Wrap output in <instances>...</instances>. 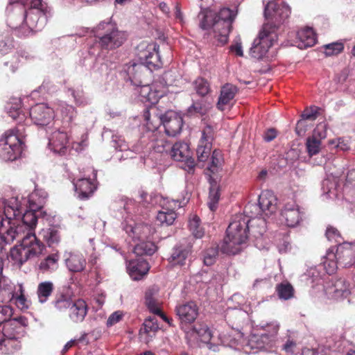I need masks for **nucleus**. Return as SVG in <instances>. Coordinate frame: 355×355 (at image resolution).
Returning <instances> with one entry per match:
<instances>
[{"instance_id": "ea45409f", "label": "nucleus", "mask_w": 355, "mask_h": 355, "mask_svg": "<svg viewBox=\"0 0 355 355\" xmlns=\"http://www.w3.org/2000/svg\"><path fill=\"white\" fill-rule=\"evenodd\" d=\"M60 256L58 253H53L47 256L42 260L39 268L43 272H53L58 268Z\"/></svg>"}, {"instance_id": "aec40b11", "label": "nucleus", "mask_w": 355, "mask_h": 355, "mask_svg": "<svg viewBox=\"0 0 355 355\" xmlns=\"http://www.w3.org/2000/svg\"><path fill=\"white\" fill-rule=\"evenodd\" d=\"M326 137V132L322 125L318 126L313 135L309 137L306 141V148L309 156H313L320 153L322 149V139Z\"/></svg>"}, {"instance_id": "8fccbe9b", "label": "nucleus", "mask_w": 355, "mask_h": 355, "mask_svg": "<svg viewBox=\"0 0 355 355\" xmlns=\"http://www.w3.org/2000/svg\"><path fill=\"white\" fill-rule=\"evenodd\" d=\"M189 227L192 234L197 239L202 238L205 234L204 228L200 225V218L196 215L190 217Z\"/></svg>"}, {"instance_id": "cd10ccee", "label": "nucleus", "mask_w": 355, "mask_h": 355, "mask_svg": "<svg viewBox=\"0 0 355 355\" xmlns=\"http://www.w3.org/2000/svg\"><path fill=\"white\" fill-rule=\"evenodd\" d=\"M315 42L316 37L312 28H304L297 32L295 44L299 49L313 46Z\"/></svg>"}, {"instance_id": "f8f14e48", "label": "nucleus", "mask_w": 355, "mask_h": 355, "mask_svg": "<svg viewBox=\"0 0 355 355\" xmlns=\"http://www.w3.org/2000/svg\"><path fill=\"white\" fill-rule=\"evenodd\" d=\"M277 38V34H271L262 29L259 37L254 40L252 46L250 49V55L257 60L262 59Z\"/></svg>"}, {"instance_id": "2f4dec72", "label": "nucleus", "mask_w": 355, "mask_h": 355, "mask_svg": "<svg viewBox=\"0 0 355 355\" xmlns=\"http://www.w3.org/2000/svg\"><path fill=\"white\" fill-rule=\"evenodd\" d=\"M75 191L80 200L88 199L96 190L95 184L87 178L79 179L74 183Z\"/></svg>"}, {"instance_id": "20e7f679", "label": "nucleus", "mask_w": 355, "mask_h": 355, "mask_svg": "<svg viewBox=\"0 0 355 355\" xmlns=\"http://www.w3.org/2000/svg\"><path fill=\"white\" fill-rule=\"evenodd\" d=\"M236 14V11L227 8L220 9L218 14L211 10L204 9L198 16L199 25L203 30L213 28L214 37L221 44H225L228 40Z\"/></svg>"}, {"instance_id": "5fc2aeb1", "label": "nucleus", "mask_w": 355, "mask_h": 355, "mask_svg": "<svg viewBox=\"0 0 355 355\" xmlns=\"http://www.w3.org/2000/svg\"><path fill=\"white\" fill-rule=\"evenodd\" d=\"M177 214L175 211L159 210L157 215V220L162 224L171 225L173 223Z\"/></svg>"}, {"instance_id": "423d86ee", "label": "nucleus", "mask_w": 355, "mask_h": 355, "mask_svg": "<svg viewBox=\"0 0 355 355\" xmlns=\"http://www.w3.org/2000/svg\"><path fill=\"white\" fill-rule=\"evenodd\" d=\"M4 205V223L3 229H8L10 227L15 228L25 226L26 233L27 232H34V228L36 226L37 218L35 214V210L30 209L26 211L21 216V205L17 198H10L3 201Z\"/></svg>"}, {"instance_id": "f257e3e1", "label": "nucleus", "mask_w": 355, "mask_h": 355, "mask_svg": "<svg viewBox=\"0 0 355 355\" xmlns=\"http://www.w3.org/2000/svg\"><path fill=\"white\" fill-rule=\"evenodd\" d=\"M6 14L8 26L28 36L43 29L51 9L42 0H9Z\"/></svg>"}, {"instance_id": "dca6fc26", "label": "nucleus", "mask_w": 355, "mask_h": 355, "mask_svg": "<svg viewBox=\"0 0 355 355\" xmlns=\"http://www.w3.org/2000/svg\"><path fill=\"white\" fill-rule=\"evenodd\" d=\"M303 215L304 212L298 205L295 202H289L284 205L281 211V220L288 227H294L302 220Z\"/></svg>"}, {"instance_id": "6ab92c4d", "label": "nucleus", "mask_w": 355, "mask_h": 355, "mask_svg": "<svg viewBox=\"0 0 355 355\" xmlns=\"http://www.w3.org/2000/svg\"><path fill=\"white\" fill-rule=\"evenodd\" d=\"M28 325V320L24 316H19L5 323L1 332L4 337H21L24 334V328Z\"/></svg>"}, {"instance_id": "4be33fe9", "label": "nucleus", "mask_w": 355, "mask_h": 355, "mask_svg": "<svg viewBox=\"0 0 355 355\" xmlns=\"http://www.w3.org/2000/svg\"><path fill=\"white\" fill-rule=\"evenodd\" d=\"M337 260L343 267H350L355 263V245L343 243L340 245L335 252Z\"/></svg>"}, {"instance_id": "3c124183", "label": "nucleus", "mask_w": 355, "mask_h": 355, "mask_svg": "<svg viewBox=\"0 0 355 355\" xmlns=\"http://www.w3.org/2000/svg\"><path fill=\"white\" fill-rule=\"evenodd\" d=\"M21 337H4L3 344V352L4 353H14L21 347L19 338Z\"/></svg>"}, {"instance_id": "4c0bfd02", "label": "nucleus", "mask_w": 355, "mask_h": 355, "mask_svg": "<svg viewBox=\"0 0 355 355\" xmlns=\"http://www.w3.org/2000/svg\"><path fill=\"white\" fill-rule=\"evenodd\" d=\"M189 253L190 251L187 248L177 246L173 250V252L169 258V262L173 265L183 266Z\"/></svg>"}, {"instance_id": "bb28decb", "label": "nucleus", "mask_w": 355, "mask_h": 355, "mask_svg": "<svg viewBox=\"0 0 355 355\" xmlns=\"http://www.w3.org/2000/svg\"><path fill=\"white\" fill-rule=\"evenodd\" d=\"M238 92L237 87L230 83H227L221 87L220 94L217 103V107L220 110H224L227 106L232 104L236 94Z\"/></svg>"}, {"instance_id": "473e14b6", "label": "nucleus", "mask_w": 355, "mask_h": 355, "mask_svg": "<svg viewBox=\"0 0 355 355\" xmlns=\"http://www.w3.org/2000/svg\"><path fill=\"white\" fill-rule=\"evenodd\" d=\"M128 268L131 278L134 280H139L141 279L144 275L147 274L150 267L146 260L139 259L136 261H130Z\"/></svg>"}, {"instance_id": "a878e982", "label": "nucleus", "mask_w": 355, "mask_h": 355, "mask_svg": "<svg viewBox=\"0 0 355 355\" xmlns=\"http://www.w3.org/2000/svg\"><path fill=\"white\" fill-rule=\"evenodd\" d=\"M8 290L6 292L7 297L6 300L8 301L15 300L16 306L21 309H27L28 308V303L24 295V289L22 284H18L17 291H14L12 285H8Z\"/></svg>"}, {"instance_id": "338daca9", "label": "nucleus", "mask_w": 355, "mask_h": 355, "mask_svg": "<svg viewBox=\"0 0 355 355\" xmlns=\"http://www.w3.org/2000/svg\"><path fill=\"white\" fill-rule=\"evenodd\" d=\"M87 135L83 134L81 136L80 141H73L71 143V148L75 150L76 152L83 150L87 146Z\"/></svg>"}, {"instance_id": "412c9836", "label": "nucleus", "mask_w": 355, "mask_h": 355, "mask_svg": "<svg viewBox=\"0 0 355 355\" xmlns=\"http://www.w3.org/2000/svg\"><path fill=\"white\" fill-rule=\"evenodd\" d=\"M259 208L266 216H270L277 211V198L270 190L263 191L259 197Z\"/></svg>"}, {"instance_id": "9d476101", "label": "nucleus", "mask_w": 355, "mask_h": 355, "mask_svg": "<svg viewBox=\"0 0 355 355\" xmlns=\"http://www.w3.org/2000/svg\"><path fill=\"white\" fill-rule=\"evenodd\" d=\"M159 46L156 43H141L137 47V55L147 69L153 71L162 66L159 54Z\"/></svg>"}, {"instance_id": "e433bc0d", "label": "nucleus", "mask_w": 355, "mask_h": 355, "mask_svg": "<svg viewBox=\"0 0 355 355\" xmlns=\"http://www.w3.org/2000/svg\"><path fill=\"white\" fill-rule=\"evenodd\" d=\"M15 48V42L10 31L0 33V55L11 53Z\"/></svg>"}, {"instance_id": "39448f33", "label": "nucleus", "mask_w": 355, "mask_h": 355, "mask_svg": "<svg viewBox=\"0 0 355 355\" xmlns=\"http://www.w3.org/2000/svg\"><path fill=\"white\" fill-rule=\"evenodd\" d=\"M249 222L250 219L244 214H239L233 216L220 247L223 253L236 254L242 250L248 239Z\"/></svg>"}, {"instance_id": "49530a36", "label": "nucleus", "mask_w": 355, "mask_h": 355, "mask_svg": "<svg viewBox=\"0 0 355 355\" xmlns=\"http://www.w3.org/2000/svg\"><path fill=\"white\" fill-rule=\"evenodd\" d=\"M156 250L157 246L151 241H142L134 248V252L139 256L152 255Z\"/></svg>"}, {"instance_id": "7c9ffc66", "label": "nucleus", "mask_w": 355, "mask_h": 355, "mask_svg": "<svg viewBox=\"0 0 355 355\" xmlns=\"http://www.w3.org/2000/svg\"><path fill=\"white\" fill-rule=\"evenodd\" d=\"M65 264L69 271L80 272L85 270L87 261L82 254L69 252L65 259Z\"/></svg>"}, {"instance_id": "864d4df0", "label": "nucleus", "mask_w": 355, "mask_h": 355, "mask_svg": "<svg viewBox=\"0 0 355 355\" xmlns=\"http://www.w3.org/2000/svg\"><path fill=\"white\" fill-rule=\"evenodd\" d=\"M157 133L155 134V137H156V138L153 140L151 147L155 150V152L159 153L167 152V150L170 148V144L166 140L163 135L157 137Z\"/></svg>"}, {"instance_id": "f03ea898", "label": "nucleus", "mask_w": 355, "mask_h": 355, "mask_svg": "<svg viewBox=\"0 0 355 355\" xmlns=\"http://www.w3.org/2000/svg\"><path fill=\"white\" fill-rule=\"evenodd\" d=\"M7 112L9 116L17 123L15 129L6 131L0 139V157L5 161L15 160L21 153L24 128L21 124L28 123L29 119L26 114L21 110V101L13 98L7 104Z\"/></svg>"}, {"instance_id": "6e6d98bb", "label": "nucleus", "mask_w": 355, "mask_h": 355, "mask_svg": "<svg viewBox=\"0 0 355 355\" xmlns=\"http://www.w3.org/2000/svg\"><path fill=\"white\" fill-rule=\"evenodd\" d=\"M193 331L200 337L202 341L208 343L211 338V333L207 324L197 323L193 327Z\"/></svg>"}, {"instance_id": "de8ad7c7", "label": "nucleus", "mask_w": 355, "mask_h": 355, "mask_svg": "<svg viewBox=\"0 0 355 355\" xmlns=\"http://www.w3.org/2000/svg\"><path fill=\"white\" fill-rule=\"evenodd\" d=\"M208 206L211 211H215L220 198L219 187L216 182H210Z\"/></svg>"}, {"instance_id": "393cba45", "label": "nucleus", "mask_w": 355, "mask_h": 355, "mask_svg": "<svg viewBox=\"0 0 355 355\" xmlns=\"http://www.w3.org/2000/svg\"><path fill=\"white\" fill-rule=\"evenodd\" d=\"M326 294L331 298L338 299L347 297L349 293V285L343 279L336 280L325 288Z\"/></svg>"}, {"instance_id": "a211bd4d", "label": "nucleus", "mask_w": 355, "mask_h": 355, "mask_svg": "<svg viewBox=\"0 0 355 355\" xmlns=\"http://www.w3.org/2000/svg\"><path fill=\"white\" fill-rule=\"evenodd\" d=\"M175 312L182 324H191L198 315V307L191 301L177 306Z\"/></svg>"}, {"instance_id": "2eb2a0df", "label": "nucleus", "mask_w": 355, "mask_h": 355, "mask_svg": "<svg viewBox=\"0 0 355 355\" xmlns=\"http://www.w3.org/2000/svg\"><path fill=\"white\" fill-rule=\"evenodd\" d=\"M160 123L163 124L166 135L175 137L182 130L183 119L180 114L169 110L160 116Z\"/></svg>"}, {"instance_id": "b1692460", "label": "nucleus", "mask_w": 355, "mask_h": 355, "mask_svg": "<svg viewBox=\"0 0 355 355\" xmlns=\"http://www.w3.org/2000/svg\"><path fill=\"white\" fill-rule=\"evenodd\" d=\"M158 292V289L156 287L149 288L145 294V304L149 311L157 315H159L163 320L166 322L170 325L171 324V320L167 318L164 314L162 313L160 309V303L156 299L155 295Z\"/></svg>"}, {"instance_id": "680f3d73", "label": "nucleus", "mask_w": 355, "mask_h": 355, "mask_svg": "<svg viewBox=\"0 0 355 355\" xmlns=\"http://www.w3.org/2000/svg\"><path fill=\"white\" fill-rule=\"evenodd\" d=\"M161 210L175 211L180 207V203L178 200H169L168 198H162L159 201Z\"/></svg>"}, {"instance_id": "052dcab7", "label": "nucleus", "mask_w": 355, "mask_h": 355, "mask_svg": "<svg viewBox=\"0 0 355 355\" xmlns=\"http://www.w3.org/2000/svg\"><path fill=\"white\" fill-rule=\"evenodd\" d=\"M325 54L327 56L337 55L343 51L344 49L343 44L341 42H334L324 45Z\"/></svg>"}, {"instance_id": "1a4fd4ad", "label": "nucleus", "mask_w": 355, "mask_h": 355, "mask_svg": "<svg viewBox=\"0 0 355 355\" xmlns=\"http://www.w3.org/2000/svg\"><path fill=\"white\" fill-rule=\"evenodd\" d=\"M66 130L61 128L57 121L53 123V126H48V129H46L49 147L55 153L65 155L67 152L70 136Z\"/></svg>"}, {"instance_id": "9b49d317", "label": "nucleus", "mask_w": 355, "mask_h": 355, "mask_svg": "<svg viewBox=\"0 0 355 355\" xmlns=\"http://www.w3.org/2000/svg\"><path fill=\"white\" fill-rule=\"evenodd\" d=\"M279 324L277 322H271L263 327V333L257 335H253L250 343L252 347L260 349H269L275 345Z\"/></svg>"}, {"instance_id": "c9c22d12", "label": "nucleus", "mask_w": 355, "mask_h": 355, "mask_svg": "<svg viewBox=\"0 0 355 355\" xmlns=\"http://www.w3.org/2000/svg\"><path fill=\"white\" fill-rule=\"evenodd\" d=\"M54 290V284L51 281H44L39 283L37 288V297L41 304L46 302Z\"/></svg>"}, {"instance_id": "0eeeda50", "label": "nucleus", "mask_w": 355, "mask_h": 355, "mask_svg": "<svg viewBox=\"0 0 355 355\" xmlns=\"http://www.w3.org/2000/svg\"><path fill=\"white\" fill-rule=\"evenodd\" d=\"M291 12V8L285 3L270 1L265 7L264 15L267 21L262 29L276 34V31L286 22Z\"/></svg>"}, {"instance_id": "13d9d810", "label": "nucleus", "mask_w": 355, "mask_h": 355, "mask_svg": "<svg viewBox=\"0 0 355 355\" xmlns=\"http://www.w3.org/2000/svg\"><path fill=\"white\" fill-rule=\"evenodd\" d=\"M211 164L208 169L213 173L217 172L221 167L223 163V158L220 151L214 150L211 158Z\"/></svg>"}, {"instance_id": "4d7b16f0", "label": "nucleus", "mask_w": 355, "mask_h": 355, "mask_svg": "<svg viewBox=\"0 0 355 355\" xmlns=\"http://www.w3.org/2000/svg\"><path fill=\"white\" fill-rule=\"evenodd\" d=\"M211 144L209 142L202 144L200 141L196 149L198 160L199 162H205L211 153Z\"/></svg>"}, {"instance_id": "603ef678", "label": "nucleus", "mask_w": 355, "mask_h": 355, "mask_svg": "<svg viewBox=\"0 0 355 355\" xmlns=\"http://www.w3.org/2000/svg\"><path fill=\"white\" fill-rule=\"evenodd\" d=\"M193 85L196 93L200 96L207 95L211 91L209 83L203 78H198L194 80Z\"/></svg>"}, {"instance_id": "7ed1b4c3", "label": "nucleus", "mask_w": 355, "mask_h": 355, "mask_svg": "<svg viewBox=\"0 0 355 355\" xmlns=\"http://www.w3.org/2000/svg\"><path fill=\"white\" fill-rule=\"evenodd\" d=\"M6 234L7 243H11L15 239L20 240V243L10 250V258L13 264L20 267L28 259L36 258L41 255L45 250V245L32 232L26 233V227L3 229Z\"/></svg>"}, {"instance_id": "69168bd1", "label": "nucleus", "mask_w": 355, "mask_h": 355, "mask_svg": "<svg viewBox=\"0 0 355 355\" xmlns=\"http://www.w3.org/2000/svg\"><path fill=\"white\" fill-rule=\"evenodd\" d=\"M214 131L211 126L207 125L205 127L202 132V137L200 139V141L202 144L205 142H209V144H211V141L214 139Z\"/></svg>"}, {"instance_id": "72a5a7b5", "label": "nucleus", "mask_w": 355, "mask_h": 355, "mask_svg": "<svg viewBox=\"0 0 355 355\" xmlns=\"http://www.w3.org/2000/svg\"><path fill=\"white\" fill-rule=\"evenodd\" d=\"M60 111L62 116V128L64 129L70 128L73 119L76 117V109L72 105L61 103L60 104Z\"/></svg>"}, {"instance_id": "58836bf2", "label": "nucleus", "mask_w": 355, "mask_h": 355, "mask_svg": "<svg viewBox=\"0 0 355 355\" xmlns=\"http://www.w3.org/2000/svg\"><path fill=\"white\" fill-rule=\"evenodd\" d=\"M318 115V112L316 107L306 109L302 114V119L298 121L296 125V132L297 135H302L305 132L306 129L304 124L305 120L313 121L317 118Z\"/></svg>"}, {"instance_id": "0e129e2a", "label": "nucleus", "mask_w": 355, "mask_h": 355, "mask_svg": "<svg viewBox=\"0 0 355 355\" xmlns=\"http://www.w3.org/2000/svg\"><path fill=\"white\" fill-rule=\"evenodd\" d=\"M326 236L330 241L340 243L342 241L339 231L333 226H328L327 227Z\"/></svg>"}, {"instance_id": "a19ab883", "label": "nucleus", "mask_w": 355, "mask_h": 355, "mask_svg": "<svg viewBox=\"0 0 355 355\" xmlns=\"http://www.w3.org/2000/svg\"><path fill=\"white\" fill-rule=\"evenodd\" d=\"M126 232L134 241H141L146 237L149 228L147 225H137L134 227L128 225L125 228Z\"/></svg>"}, {"instance_id": "37998d69", "label": "nucleus", "mask_w": 355, "mask_h": 355, "mask_svg": "<svg viewBox=\"0 0 355 355\" xmlns=\"http://www.w3.org/2000/svg\"><path fill=\"white\" fill-rule=\"evenodd\" d=\"M51 304L56 311L64 312L72 304V300L65 294L60 293L55 295Z\"/></svg>"}, {"instance_id": "a18cd8bd", "label": "nucleus", "mask_w": 355, "mask_h": 355, "mask_svg": "<svg viewBox=\"0 0 355 355\" xmlns=\"http://www.w3.org/2000/svg\"><path fill=\"white\" fill-rule=\"evenodd\" d=\"M275 289L279 298L281 300H288L294 296V288L288 282L278 284Z\"/></svg>"}, {"instance_id": "e2e57ef3", "label": "nucleus", "mask_w": 355, "mask_h": 355, "mask_svg": "<svg viewBox=\"0 0 355 355\" xmlns=\"http://www.w3.org/2000/svg\"><path fill=\"white\" fill-rule=\"evenodd\" d=\"M13 314V309L11 306L7 305L0 306V324L7 323L10 320Z\"/></svg>"}, {"instance_id": "f704fd0d", "label": "nucleus", "mask_w": 355, "mask_h": 355, "mask_svg": "<svg viewBox=\"0 0 355 355\" xmlns=\"http://www.w3.org/2000/svg\"><path fill=\"white\" fill-rule=\"evenodd\" d=\"M47 193L42 190H35L28 196V202L29 208L37 211L42 209L45 204Z\"/></svg>"}, {"instance_id": "774afa93", "label": "nucleus", "mask_w": 355, "mask_h": 355, "mask_svg": "<svg viewBox=\"0 0 355 355\" xmlns=\"http://www.w3.org/2000/svg\"><path fill=\"white\" fill-rule=\"evenodd\" d=\"M330 144H335V147L342 151L348 150L350 148L349 141L343 138H338L336 140H332L329 142Z\"/></svg>"}, {"instance_id": "6e6552de", "label": "nucleus", "mask_w": 355, "mask_h": 355, "mask_svg": "<svg viewBox=\"0 0 355 355\" xmlns=\"http://www.w3.org/2000/svg\"><path fill=\"white\" fill-rule=\"evenodd\" d=\"M94 36L98 38L101 48L107 50L121 46L126 40L125 33L119 31L115 24L104 21L96 27Z\"/></svg>"}, {"instance_id": "bf43d9fd", "label": "nucleus", "mask_w": 355, "mask_h": 355, "mask_svg": "<svg viewBox=\"0 0 355 355\" xmlns=\"http://www.w3.org/2000/svg\"><path fill=\"white\" fill-rule=\"evenodd\" d=\"M218 255V250L216 248H210L207 249L203 255V262L206 266H211L216 261Z\"/></svg>"}, {"instance_id": "c85d7f7f", "label": "nucleus", "mask_w": 355, "mask_h": 355, "mask_svg": "<svg viewBox=\"0 0 355 355\" xmlns=\"http://www.w3.org/2000/svg\"><path fill=\"white\" fill-rule=\"evenodd\" d=\"M88 311L86 302L83 300L72 301L69 307V316L73 322H81L84 320Z\"/></svg>"}, {"instance_id": "c756f323", "label": "nucleus", "mask_w": 355, "mask_h": 355, "mask_svg": "<svg viewBox=\"0 0 355 355\" xmlns=\"http://www.w3.org/2000/svg\"><path fill=\"white\" fill-rule=\"evenodd\" d=\"M159 325L154 317H150L145 320L143 327L140 329L141 339L146 343H148L155 338L159 330Z\"/></svg>"}, {"instance_id": "4468645a", "label": "nucleus", "mask_w": 355, "mask_h": 355, "mask_svg": "<svg viewBox=\"0 0 355 355\" xmlns=\"http://www.w3.org/2000/svg\"><path fill=\"white\" fill-rule=\"evenodd\" d=\"M171 155L173 159L184 162V168L188 173H193L195 168L194 159L191 157L189 145L185 142H176L171 150Z\"/></svg>"}, {"instance_id": "5701e85b", "label": "nucleus", "mask_w": 355, "mask_h": 355, "mask_svg": "<svg viewBox=\"0 0 355 355\" xmlns=\"http://www.w3.org/2000/svg\"><path fill=\"white\" fill-rule=\"evenodd\" d=\"M146 71L147 69L141 60L139 62H131L123 67L128 79L137 86L141 83V78Z\"/></svg>"}, {"instance_id": "ddd939ff", "label": "nucleus", "mask_w": 355, "mask_h": 355, "mask_svg": "<svg viewBox=\"0 0 355 355\" xmlns=\"http://www.w3.org/2000/svg\"><path fill=\"white\" fill-rule=\"evenodd\" d=\"M30 119L37 125L53 126L54 111L45 103H38L31 108L29 112Z\"/></svg>"}, {"instance_id": "c03bdc74", "label": "nucleus", "mask_w": 355, "mask_h": 355, "mask_svg": "<svg viewBox=\"0 0 355 355\" xmlns=\"http://www.w3.org/2000/svg\"><path fill=\"white\" fill-rule=\"evenodd\" d=\"M39 235L49 247L58 244L60 240L58 231L53 228L42 229Z\"/></svg>"}, {"instance_id": "79ce46f5", "label": "nucleus", "mask_w": 355, "mask_h": 355, "mask_svg": "<svg viewBox=\"0 0 355 355\" xmlns=\"http://www.w3.org/2000/svg\"><path fill=\"white\" fill-rule=\"evenodd\" d=\"M338 263L336 253L333 250H329L324 257L322 266L327 273L331 275L336 271Z\"/></svg>"}, {"instance_id": "f3484780", "label": "nucleus", "mask_w": 355, "mask_h": 355, "mask_svg": "<svg viewBox=\"0 0 355 355\" xmlns=\"http://www.w3.org/2000/svg\"><path fill=\"white\" fill-rule=\"evenodd\" d=\"M159 87L157 83L140 86L137 91L140 101L149 105L156 104L164 94Z\"/></svg>"}, {"instance_id": "09e8293b", "label": "nucleus", "mask_w": 355, "mask_h": 355, "mask_svg": "<svg viewBox=\"0 0 355 355\" xmlns=\"http://www.w3.org/2000/svg\"><path fill=\"white\" fill-rule=\"evenodd\" d=\"M250 230L255 237L262 236L266 230V222L264 218H256L250 220Z\"/></svg>"}]
</instances>
